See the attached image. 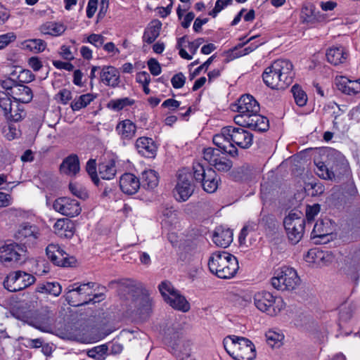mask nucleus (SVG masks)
<instances>
[{
    "label": "nucleus",
    "instance_id": "obj_10",
    "mask_svg": "<svg viewBox=\"0 0 360 360\" xmlns=\"http://www.w3.org/2000/svg\"><path fill=\"white\" fill-rule=\"evenodd\" d=\"M65 300L72 307H79L90 302V283L77 285L74 283L67 288Z\"/></svg>",
    "mask_w": 360,
    "mask_h": 360
},
{
    "label": "nucleus",
    "instance_id": "obj_36",
    "mask_svg": "<svg viewBox=\"0 0 360 360\" xmlns=\"http://www.w3.org/2000/svg\"><path fill=\"white\" fill-rule=\"evenodd\" d=\"M65 30V26L61 23L47 22L40 27V31L44 34L59 36Z\"/></svg>",
    "mask_w": 360,
    "mask_h": 360
},
{
    "label": "nucleus",
    "instance_id": "obj_1",
    "mask_svg": "<svg viewBox=\"0 0 360 360\" xmlns=\"http://www.w3.org/2000/svg\"><path fill=\"white\" fill-rule=\"evenodd\" d=\"M292 63L286 59H278L268 66L262 74L264 84L272 89H285L293 81Z\"/></svg>",
    "mask_w": 360,
    "mask_h": 360
},
{
    "label": "nucleus",
    "instance_id": "obj_52",
    "mask_svg": "<svg viewBox=\"0 0 360 360\" xmlns=\"http://www.w3.org/2000/svg\"><path fill=\"white\" fill-rule=\"evenodd\" d=\"M69 189L74 195L80 199L85 200L89 197L87 191L84 189L81 185L75 183H70Z\"/></svg>",
    "mask_w": 360,
    "mask_h": 360
},
{
    "label": "nucleus",
    "instance_id": "obj_16",
    "mask_svg": "<svg viewBox=\"0 0 360 360\" xmlns=\"http://www.w3.org/2000/svg\"><path fill=\"white\" fill-rule=\"evenodd\" d=\"M53 209L63 215L73 217L81 212L79 202L74 199L66 197L57 198L53 205Z\"/></svg>",
    "mask_w": 360,
    "mask_h": 360
},
{
    "label": "nucleus",
    "instance_id": "obj_58",
    "mask_svg": "<svg viewBox=\"0 0 360 360\" xmlns=\"http://www.w3.org/2000/svg\"><path fill=\"white\" fill-rule=\"evenodd\" d=\"M148 66L153 75L158 76L161 73L162 69L160 65L156 59L150 58L148 60Z\"/></svg>",
    "mask_w": 360,
    "mask_h": 360
},
{
    "label": "nucleus",
    "instance_id": "obj_59",
    "mask_svg": "<svg viewBox=\"0 0 360 360\" xmlns=\"http://www.w3.org/2000/svg\"><path fill=\"white\" fill-rule=\"evenodd\" d=\"M316 165L317 167V174L324 179H328V178L326 177V174L327 172H330L329 165L326 162L321 161L316 162Z\"/></svg>",
    "mask_w": 360,
    "mask_h": 360
},
{
    "label": "nucleus",
    "instance_id": "obj_24",
    "mask_svg": "<svg viewBox=\"0 0 360 360\" xmlns=\"http://www.w3.org/2000/svg\"><path fill=\"white\" fill-rule=\"evenodd\" d=\"M99 76L101 82L106 86L115 88L119 85L120 72L112 66H103Z\"/></svg>",
    "mask_w": 360,
    "mask_h": 360
},
{
    "label": "nucleus",
    "instance_id": "obj_60",
    "mask_svg": "<svg viewBox=\"0 0 360 360\" xmlns=\"http://www.w3.org/2000/svg\"><path fill=\"white\" fill-rule=\"evenodd\" d=\"M214 60V56L210 57L204 63L198 67L191 75V79L198 75L202 70L206 71Z\"/></svg>",
    "mask_w": 360,
    "mask_h": 360
},
{
    "label": "nucleus",
    "instance_id": "obj_27",
    "mask_svg": "<svg viewBox=\"0 0 360 360\" xmlns=\"http://www.w3.org/2000/svg\"><path fill=\"white\" fill-rule=\"evenodd\" d=\"M301 19L304 23L314 25L324 20V16L319 11H316L314 5L311 4L304 5L301 11Z\"/></svg>",
    "mask_w": 360,
    "mask_h": 360
},
{
    "label": "nucleus",
    "instance_id": "obj_55",
    "mask_svg": "<svg viewBox=\"0 0 360 360\" xmlns=\"http://www.w3.org/2000/svg\"><path fill=\"white\" fill-rule=\"evenodd\" d=\"M320 210V205L319 204H314L312 206H308L307 207L306 219L307 221V225H311L315 217L319 213Z\"/></svg>",
    "mask_w": 360,
    "mask_h": 360
},
{
    "label": "nucleus",
    "instance_id": "obj_11",
    "mask_svg": "<svg viewBox=\"0 0 360 360\" xmlns=\"http://www.w3.org/2000/svg\"><path fill=\"white\" fill-rule=\"evenodd\" d=\"M35 281L34 276L22 271L10 273L4 281V288L10 292L23 290Z\"/></svg>",
    "mask_w": 360,
    "mask_h": 360
},
{
    "label": "nucleus",
    "instance_id": "obj_13",
    "mask_svg": "<svg viewBox=\"0 0 360 360\" xmlns=\"http://www.w3.org/2000/svg\"><path fill=\"white\" fill-rule=\"evenodd\" d=\"M232 110L236 111L238 115L234 117V122L236 124L237 118L245 119L243 117H250L260 110L259 103L255 98L250 95H243L238 100L237 103L233 105Z\"/></svg>",
    "mask_w": 360,
    "mask_h": 360
},
{
    "label": "nucleus",
    "instance_id": "obj_14",
    "mask_svg": "<svg viewBox=\"0 0 360 360\" xmlns=\"http://www.w3.org/2000/svg\"><path fill=\"white\" fill-rule=\"evenodd\" d=\"M203 158L217 171L226 172L232 167V161L221 155L219 149L207 148L203 150Z\"/></svg>",
    "mask_w": 360,
    "mask_h": 360
},
{
    "label": "nucleus",
    "instance_id": "obj_57",
    "mask_svg": "<svg viewBox=\"0 0 360 360\" xmlns=\"http://www.w3.org/2000/svg\"><path fill=\"white\" fill-rule=\"evenodd\" d=\"M4 134L8 140H13L20 135V131L14 124H10L4 129Z\"/></svg>",
    "mask_w": 360,
    "mask_h": 360
},
{
    "label": "nucleus",
    "instance_id": "obj_42",
    "mask_svg": "<svg viewBox=\"0 0 360 360\" xmlns=\"http://www.w3.org/2000/svg\"><path fill=\"white\" fill-rule=\"evenodd\" d=\"M107 289L105 286L91 283V304L98 303L106 297Z\"/></svg>",
    "mask_w": 360,
    "mask_h": 360
},
{
    "label": "nucleus",
    "instance_id": "obj_50",
    "mask_svg": "<svg viewBox=\"0 0 360 360\" xmlns=\"http://www.w3.org/2000/svg\"><path fill=\"white\" fill-rule=\"evenodd\" d=\"M89 103H90V94H86L75 99L71 103V107L75 111L86 107Z\"/></svg>",
    "mask_w": 360,
    "mask_h": 360
},
{
    "label": "nucleus",
    "instance_id": "obj_34",
    "mask_svg": "<svg viewBox=\"0 0 360 360\" xmlns=\"http://www.w3.org/2000/svg\"><path fill=\"white\" fill-rule=\"evenodd\" d=\"M116 172L115 162L113 160L103 162L98 165V174L103 179H112L115 176Z\"/></svg>",
    "mask_w": 360,
    "mask_h": 360
},
{
    "label": "nucleus",
    "instance_id": "obj_12",
    "mask_svg": "<svg viewBox=\"0 0 360 360\" xmlns=\"http://www.w3.org/2000/svg\"><path fill=\"white\" fill-rule=\"evenodd\" d=\"M195 185L192 176L186 170H181L178 174L177 183L174 190V196L179 202L186 201L193 194Z\"/></svg>",
    "mask_w": 360,
    "mask_h": 360
},
{
    "label": "nucleus",
    "instance_id": "obj_43",
    "mask_svg": "<svg viewBox=\"0 0 360 360\" xmlns=\"http://www.w3.org/2000/svg\"><path fill=\"white\" fill-rule=\"evenodd\" d=\"M109 0H91V17L96 11L98 6H99V13L97 15V22L105 15L108 8Z\"/></svg>",
    "mask_w": 360,
    "mask_h": 360
},
{
    "label": "nucleus",
    "instance_id": "obj_29",
    "mask_svg": "<svg viewBox=\"0 0 360 360\" xmlns=\"http://www.w3.org/2000/svg\"><path fill=\"white\" fill-rule=\"evenodd\" d=\"M326 56L328 63L333 65H338L346 61L348 53L342 46H333L327 50Z\"/></svg>",
    "mask_w": 360,
    "mask_h": 360
},
{
    "label": "nucleus",
    "instance_id": "obj_61",
    "mask_svg": "<svg viewBox=\"0 0 360 360\" xmlns=\"http://www.w3.org/2000/svg\"><path fill=\"white\" fill-rule=\"evenodd\" d=\"M15 39V36L13 33H7L0 35V49L6 47L10 42Z\"/></svg>",
    "mask_w": 360,
    "mask_h": 360
},
{
    "label": "nucleus",
    "instance_id": "obj_56",
    "mask_svg": "<svg viewBox=\"0 0 360 360\" xmlns=\"http://www.w3.org/2000/svg\"><path fill=\"white\" fill-rule=\"evenodd\" d=\"M186 82V77L182 72L175 74L171 79V83L174 89L182 88Z\"/></svg>",
    "mask_w": 360,
    "mask_h": 360
},
{
    "label": "nucleus",
    "instance_id": "obj_25",
    "mask_svg": "<svg viewBox=\"0 0 360 360\" xmlns=\"http://www.w3.org/2000/svg\"><path fill=\"white\" fill-rule=\"evenodd\" d=\"M136 148L139 154L146 158H154L157 146L152 139L140 137L136 141Z\"/></svg>",
    "mask_w": 360,
    "mask_h": 360
},
{
    "label": "nucleus",
    "instance_id": "obj_40",
    "mask_svg": "<svg viewBox=\"0 0 360 360\" xmlns=\"http://www.w3.org/2000/svg\"><path fill=\"white\" fill-rule=\"evenodd\" d=\"M62 291L60 285L57 282H47L38 285L37 292H46L54 296H58Z\"/></svg>",
    "mask_w": 360,
    "mask_h": 360
},
{
    "label": "nucleus",
    "instance_id": "obj_41",
    "mask_svg": "<svg viewBox=\"0 0 360 360\" xmlns=\"http://www.w3.org/2000/svg\"><path fill=\"white\" fill-rule=\"evenodd\" d=\"M330 233V229L328 223H325L323 220L317 221L313 228L311 232L312 238H323Z\"/></svg>",
    "mask_w": 360,
    "mask_h": 360
},
{
    "label": "nucleus",
    "instance_id": "obj_3",
    "mask_svg": "<svg viewBox=\"0 0 360 360\" xmlns=\"http://www.w3.org/2000/svg\"><path fill=\"white\" fill-rule=\"evenodd\" d=\"M117 284V291L120 296L126 299L131 298L134 305L140 313H148L150 309V300L148 295L143 292L141 288L134 281L124 279L120 281H112L111 284Z\"/></svg>",
    "mask_w": 360,
    "mask_h": 360
},
{
    "label": "nucleus",
    "instance_id": "obj_21",
    "mask_svg": "<svg viewBox=\"0 0 360 360\" xmlns=\"http://www.w3.org/2000/svg\"><path fill=\"white\" fill-rule=\"evenodd\" d=\"M339 91L347 95H356L360 92V79L351 80L345 76H338L335 79Z\"/></svg>",
    "mask_w": 360,
    "mask_h": 360
},
{
    "label": "nucleus",
    "instance_id": "obj_20",
    "mask_svg": "<svg viewBox=\"0 0 360 360\" xmlns=\"http://www.w3.org/2000/svg\"><path fill=\"white\" fill-rule=\"evenodd\" d=\"M231 143L241 148H249L253 142V136L248 131L240 127L229 126Z\"/></svg>",
    "mask_w": 360,
    "mask_h": 360
},
{
    "label": "nucleus",
    "instance_id": "obj_54",
    "mask_svg": "<svg viewBox=\"0 0 360 360\" xmlns=\"http://www.w3.org/2000/svg\"><path fill=\"white\" fill-rule=\"evenodd\" d=\"M159 290L163 297L165 301L169 297L173 295V292H175L176 290L173 288L172 283L167 281H162L159 285Z\"/></svg>",
    "mask_w": 360,
    "mask_h": 360
},
{
    "label": "nucleus",
    "instance_id": "obj_46",
    "mask_svg": "<svg viewBox=\"0 0 360 360\" xmlns=\"http://www.w3.org/2000/svg\"><path fill=\"white\" fill-rule=\"evenodd\" d=\"M25 47L34 53H39L46 47V43L39 39H29L25 42Z\"/></svg>",
    "mask_w": 360,
    "mask_h": 360
},
{
    "label": "nucleus",
    "instance_id": "obj_8",
    "mask_svg": "<svg viewBox=\"0 0 360 360\" xmlns=\"http://www.w3.org/2000/svg\"><path fill=\"white\" fill-rule=\"evenodd\" d=\"M254 303L259 310L270 316H276L285 307L281 297L266 291L257 292L254 296Z\"/></svg>",
    "mask_w": 360,
    "mask_h": 360
},
{
    "label": "nucleus",
    "instance_id": "obj_44",
    "mask_svg": "<svg viewBox=\"0 0 360 360\" xmlns=\"http://www.w3.org/2000/svg\"><path fill=\"white\" fill-rule=\"evenodd\" d=\"M295 102L300 107H303L307 104V96L304 90L297 84L292 86L291 89Z\"/></svg>",
    "mask_w": 360,
    "mask_h": 360
},
{
    "label": "nucleus",
    "instance_id": "obj_2",
    "mask_svg": "<svg viewBox=\"0 0 360 360\" xmlns=\"http://www.w3.org/2000/svg\"><path fill=\"white\" fill-rule=\"evenodd\" d=\"M210 271L220 278H231L236 274L239 266L237 258L225 251L213 252L208 261Z\"/></svg>",
    "mask_w": 360,
    "mask_h": 360
},
{
    "label": "nucleus",
    "instance_id": "obj_35",
    "mask_svg": "<svg viewBox=\"0 0 360 360\" xmlns=\"http://www.w3.org/2000/svg\"><path fill=\"white\" fill-rule=\"evenodd\" d=\"M208 181H205L201 186L203 190L209 193H214L219 186V178L212 168H208Z\"/></svg>",
    "mask_w": 360,
    "mask_h": 360
},
{
    "label": "nucleus",
    "instance_id": "obj_37",
    "mask_svg": "<svg viewBox=\"0 0 360 360\" xmlns=\"http://www.w3.org/2000/svg\"><path fill=\"white\" fill-rule=\"evenodd\" d=\"M8 110V114L4 116L7 120L11 122H20L26 116V112L25 111L22 104L19 103H16L15 104L13 103L12 107Z\"/></svg>",
    "mask_w": 360,
    "mask_h": 360
},
{
    "label": "nucleus",
    "instance_id": "obj_6",
    "mask_svg": "<svg viewBox=\"0 0 360 360\" xmlns=\"http://www.w3.org/2000/svg\"><path fill=\"white\" fill-rule=\"evenodd\" d=\"M27 259L25 245L11 243L0 248V261L6 266L16 268L23 264Z\"/></svg>",
    "mask_w": 360,
    "mask_h": 360
},
{
    "label": "nucleus",
    "instance_id": "obj_15",
    "mask_svg": "<svg viewBox=\"0 0 360 360\" xmlns=\"http://www.w3.org/2000/svg\"><path fill=\"white\" fill-rule=\"evenodd\" d=\"M48 258L55 264L63 267L73 266L76 259L69 256L58 245L50 244L46 248Z\"/></svg>",
    "mask_w": 360,
    "mask_h": 360
},
{
    "label": "nucleus",
    "instance_id": "obj_26",
    "mask_svg": "<svg viewBox=\"0 0 360 360\" xmlns=\"http://www.w3.org/2000/svg\"><path fill=\"white\" fill-rule=\"evenodd\" d=\"M212 240L219 247L227 248L233 241V233L230 229L218 226L213 233Z\"/></svg>",
    "mask_w": 360,
    "mask_h": 360
},
{
    "label": "nucleus",
    "instance_id": "obj_9",
    "mask_svg": "<svg viewBox=\"0 0 360 360\" xmlns=\"http://www.w3.org/2000/svg\"><path fill=\"white\" fill-rule=\"evenodd\" d=\"M301 212L290 213L283 220V225L288 237L292 244H297L302 238L305 226V219Z\"/></svg>",
    "mask_w": 360,
    "mask_h": 360
},
{
    "label": "nucleus",
    "instance_id": "obj_31",
    "mask_svg": "<svg viewBox=\"0 0 360 360\" xmlns=\"http://www.w3.org/2000/svg\"><path fill=\"white\" fill-rule=\"evenodd\" d=\"M116 131L122 139L129 140L135 136L136 127L131 120H124L117 124Z\"/></svg>",
    "mask_w": 360,
    "mask_h": 360
},
{
    "label": "nucleus",
    "instance_id": "obj_33",
    "mask_svg": "<svg viewBox=\"0 0 360 360\" xmlns=\"http://www.w3.org/2000/svg\"><path fill=\"white\" fill-rule=\"evenodd\" d=\"M165 302L172 308L184 312H186L190 309L189 303L177 290L173 292V295L169 296Z\"/></svg>",
    "mask_w": 360,
    "mask_h": 360
},
{
    "label": "nucleus",
    "instance_id": "obj_38",
    "mask_svg": "<svg viewBox=\"0 0 360 360\" xmlns=\"http://www.w3.org/2000/svg\"><path fill=\"white\" fill-rule=\"evenodd\" d=\"M141 185L144 188L153 189L158 184V176L155 171L150 169L142 172Z\"/></svg>",
    "mask_w": 360,
    "mask_h": 360
},
{
    "label": "nucleus",
    "instance_id": "obj_53",
    "mask_svg": "<svg viewBox=\"0 0 360 360\" xmlns=\"http://www.w3.org/2000/svg\"><path fill=\"white\" fill-rule=\"evenodd\" d=\"M259 225L264 229L273 230L276 226V220L273 215L263 214L259 219Z\"/></svg>",
    "mask_w": 360,
    "mask_h": 360
},
{
    "label": "nucleus",
    "instance_id": "obj_30",
    "mask_svg": "<svg viewBox=\"0 0 360 360\" xmlns=\"http://www.w3.org/2000/svg\"><path fill=\"white\" fill-rule=\"evenodd\" d=\"M54 232L60 238H70L74 235V226L68 219H60L53 226Z\"/></svg>",
    "mask_w": 360,
    "mask_h": 360
},
{
    "label": "nucleus",
    "instance_id": "obj_23",
    "mask_svg": "<svg viewBox=\"0 0 360 360\" xmlns=\"http://www.w3.org/2000/svg\"><path fill=\"white\" fill-rule=\"evenodd\" d=\"M141 183L139 179L131 173H125L120 179V187L122 191L128 195L137 192Z\"/></svg>",
    "mask_w": 360,
    "mask_h": 360
},
{
    "label": "nucleus",
    "instance_id": "obj_64",
    "mask_svg": "<svg viewBox=\"0 0 360 360\" xmlns=\"http://www.w3.org/2000/svg\"><path fill=\"white\" fill-rule=\"evenodd\" d=\"M17 82L11 79L8 78L5 80L1 81V87L6 90V92H9L10 94L12 95V90L14 89L15 85H17Z\"/></svg>",
    "mask_w": 360,
    "mask_h": 360
},
{
    "label": "nucleus",
    "instance_id": "obj_32",
    "mask_svg": "<svg viewBox=\"0 0 360 360\" xmlns=\"http://www.w3.org/2000/svg\"><path fill=\"white\" fill-rule=\"evenodd\" d=\"M161 29L162 22L160 20L152 21L144 31L143 41L148 44H152L159 37Z\"/></svg>",
    "mask_w": 360,
    "mask_h": 360
},
{
    "label": "nucleus",
    "instance_id": "obj_45",
    "mask_svg": "<svg viewBox=\"0 0 360 360\" xmlns=\"http://www.w3.org/2000/svg\"><path fill=\"white\" fill-rule=\"evenodd\" d=\"M12 95L9 92L0 91V108L4 115H7L13 105L11 101Z\"/></svg>",
    "mask_w": 360,
    "mask_h": 360
},
{
    "label": "nucleus",
    "instance_id": "obj_4",
    "mask_svg": "<svg viewBox=\"0 0 360 360\" xmlns=\"http://www.w3.org/2000/svg\"><path fill=\"white\" fill-rule=\"evenodd\" d=\"M226 352L235 360H253L256 356L254 344L249 339L228 335L223 340Z\"/></svg>",
    "mask_w": 360,
    "mask_h": 360
},
{
    "label": "nucleus",
    "instance_id": "obj_28",
    "mask_svg": "<svg viewBox=\"0 0 360 360\" xmlns=\"http://www.w3.org/2000/svg\"><path fill=\"white\" fill-rule=\"evenodd\" d=\"M32 89L23 84H17L12 90V98L15 103H28L32 100Z\"/></svg>",
    "mask_w": 360,
    "mask_h": 360
},
{
    "label": "nucleus",
    "instance_id": "obj_17",
    "mask_svg": "<svg viewBox=\"0 0 360 360\" xmlns=\"http://www.w3.org/2000/svg\"><path fill=\"white\" fill-rule=\"evenodd\" d=\"M39 235L40 233L37 226L29 223H22L19 226L14 237L17 240L23 243V245L25 244L31 245L36 243Z\"/></svg>",
    "mask_w": 360,
    "mask_h": 360
},
{
    "label": "nucleus",
    "instance_id": "obj_5",
    "mask_svg": "<svg viewBox=\"0 0 360 360\" xmlns=\"http://www.w3.org/2000/svg\"><path fill=\"white\" fill-rule=\"evenodd\" d=\"M326 162L330 167V172L326 174V178L339 181L344 176L349 174L348 162L340 152L329 148L326 150Z\"/></svg>",
    "mask_w": 360,
    "mask_h": 360
},
{
    "label": "nucleus",
    "instance_id": "obj_49",
    "mask_svg": "<svg viewBox=\"0 0 360 360\" xmlns=\"http://www.w3.org/2000/svg\"><path fill=\"white\" fill-rule=\"evenodd\" d=\"M108 347L106 344L91 348V359L95 360H105L108 356Z\"/></svg>",
    "mask_w": 360,
    "mask_h": 360
},
{
    "label": "nucleus",
    "instance_id": "obj_48",
    "mask_svg": "<svg viewBox=\"0 0 360 360\" xmlns=\"http://www.w3.org/2000/svg\"><path fill=\"white\" fill-rule=\"evenodd\" d=\"M193 170L194 179L201 184L207 176V167L205 168L200 162H195L193 165Z\"/></svg>",
    "mask_w": 360,
    "mask_h": 360
},
{
    "label": "nucleus",
    "instance_id": "obj_18",
    "mask_svg": "<svg viewBox=\"0 0 360 360\" xmlns=\"http://www.w3.org/2000/svg\"><path fill=\"white\" fill-rule=\"evenodd\" d=\"M229 131V126L223 127L220 133L213 136L212 141L214 144L223 151L224 153H227L234 157L238 155V150L234 145L231 143Z\"/></svg>",
    "mask_w": 360,
    "mask_h": 360
},
{
    "label": "nucleus",
    "instance_id": "obj_51",
    "mask_svg": "<svg viewBox=\"0 0 360 360\" xmlns=\"http://www.w3.org/2000/svg\"><path fill=\"white\" fill-rule=\"evenodd\" d=\"M283 335L276 332L269 330L266 333V342L269 345L274 347L280 346V342L283 340Z\"/></svg>",
    "mask_w": 360,
    "mask_h": 360
},
{
    "label": "nucleus",
    "instance_id": "obj_7",
    "mask_svg": "<svg viewBox=\"0 0 360 360\" xmlns=\"http://www.w3.org/2000/svg\"><path fill=\"white\" fill-rule=\"evenodd\" d=\"M300 278L297 271L291 267L282 266L278 269L271 279L273 288L278 290H292L300 285Z\"/></svg>",
    "mask_w": 360,
    "mask_h": 360
},
{
    "label": "nucleus",
    "instance_id": "obj_63",
    "mask_svg": "<svg viewBox=\"0 0 360 360\" xmlns=\"http://www.w3.org/2000/svg\"><path fill=\"white\" fill-rule=\"evenodd\" d=\"M340 321L342 322H347L352 317V311L350 307L347 306H342L339 313Z\"/></svg>",
    "mask_w": 360,
    "mask_h": 360
},
{
    "label": "nucleus",
    "instance_id": "obj_19",
    "mask_svg": "<svg viewBox=\"0 0 360 360\" xmlns=\"http://www.w3.org/2000/svg\"><path fill=\"white\" fill-rule=\"evenodd\" d=\"M245 119L237 118L236 124L244 127L251 128L258 131H266L269 129V120L259 112L255 113L250 117H243Z\"/></svg>",
    "mask_w": 360,
    "mask_h": 360
},
{
    "label": "nucleus",
    "instance_id": "obj_47",
    "mask_svg": "<svg viewBox=\"0 0 360 360\" xmlns=\"http://www.w3.org/2000/svg\"><path fill=\"white\" fill-rule=\"evenodd\" d=\"M133 103L134 101L129 98H122L110 101L108 103V106L115 111H120L124 107L131 105Z\"/></svg>",
    "mask_w": 360,
    "mask_h": 360
},
{
    "label": "nucleus",
    "instance_id": "obj_39",
    "mask_svg": "<svg viewBox=\"0 0 360 360\" xmlns=\"http://www.w3.org/2000/svg\"><path fill=\"white\" fill-rule=\"evenodd\" d=\"M50 311L49 310L48 307H46L44 308H42L41 311L40 313H37V316L35 318V328L44 332L48 331L46 328L47 324L50 321Z\"/></svg>",
    "mask_w": 360,
    "mask_h": 360
},
{
    "label": "nucleus",
    "instance_id": "obj_22",
    "mask_svg": "<svg viewBox=\"0 0 360 360\" xmlns=\"http://www.w3.org/2000/svg\"><path fill=\"white\" fill-rule=\"evenodd\" d=\"M60 172L70 177L75 176L80 171L79 158L71 154L63 159L59 167Z\"/></svg>",
    "mask_w": 360,
    "mask_h": 360
},
{
    "label": "nucleus",
    "instance_id": "obj_62",
    "mask_svg": "<svg viewBox=\"0 0 360 360\" xmlns=\"http://www.w3.org/2000/svg\"><path fill=\"white\" fill-rule=\"evenodd\" d=\"M38 297L36 295H31L29 300H23L21 303L25 305V308L27 310H32L34 309L37 305Z\"/></svg>",
    "mask_w": 360,
    "mask_h": 360
}]
</instances>
